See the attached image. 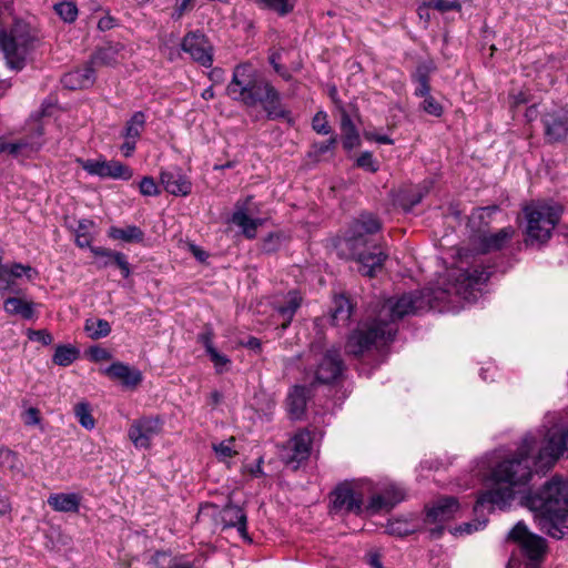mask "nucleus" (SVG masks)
I'll list each match as a JSON object with an SVG mask.
<instances>
[{
  "instance_id": "1",
  "label": "nucleus",
  "mask_w": 568,
  "mask_h": 568,
  "mask_svg": "<svg viewBox=\"0 0 568 568\" xmlns=\"http://www.w3.org/2000/svg\"><path fill=\"white\" fill-rule=\"evenodd\" d=\"M537 449V437L526 435L517 453L499 462L491 470L496 484H505L483 491L474 506V513L480 515L485 509L506 508L515 497V488L528 484L532 476L531 465L552 466L560 457L568 455V428L555 423L547 429L542 446L532 462V453Z\"/></svg>"
},
{
  "instance_id": "2",
  "label": "nucleus",
  "mask_w": 568,
  "mask_h": 568,
  "mask_svg": "<svg viewBox=\"0 0 568 568\" xmlns=\"http://www.w3.org/2000/svg\"><path fill=\"white\" fill-rule=\"evenodd\" d=\"M424 308L425 296L422 292L404 294L397 300H387L374 320L361 323L352 332L345 345L346 352L359 356L373 346L388 344L397 332L396 321L406 315L416 314Z\"/></svg>"
},
{
  "instance_id": "3",
  "label": "nucleus",
  "mask_w": 568,
  "mask_h": 568,
  "mask_svg": "<svg viewBox=\"0 0 568 568\" xmlns=\"http://www.w3.org/2000/svg\"><path fill=\"white\" fill-rule=\"evenodd\" d=\"M226 93L232 100L250 108L261 104L270 120L287 119L291 114L282 104L280 92L250 63L234 68Z\"/></svg>"
},
{
  "instance_id": "4",
  "label": "nucleus",
  "mask_w": 568,
  "mask_h": 568,
  "mask_svg": "<svg viewBox=\"0 0 568 568\" xmlns=\"http://www.w3.org/2000/svg\"><path fill=\"white\" fill-rule=\"evenodd\" d=\"M541 531L555 539L568 535V485L559 477L546 481L541 489L527 497Z\"/></svg>"
},
{
  "instance_id": "5",
  "label": "nucleus",
  "mask_w": 568,
  "mask_h": 568,
  "mask_svg": "<svg viewBox=\"0 0 568 568\" xmlns=\"http://www.w3.org/2000/svg\"><path fill=\"white\" fill-rule=\"evenodd\" d=\"M381 229L382 223L376 216L362 214L352 223L344 240L351 257L359 265L358 272L364 276L374 277L388 258L387 248L372 237Z\"/></svg>"
},
{
  "instance_id": "6",
  "label": "nucleus",
  "mask_w": 568,
  "mask_h": 568,
  "mask_svg": "<svg viewBox=\"0 0 568 568\" xmlns=\"http://www.w3.org/2000/svg\"><path fill=\"white\" fill-rule=\"evenodd\" d=\"M561 207L556 204L532 202L524 207L526 225V244H544L550 237L561 216Z\"/></svg>"
},
{
  "instance_id": "7",
  "label": "nucleus",
  "mask_w": 568,
  "mask_h": 568,
  "mask_svg": "<svg viewBox=\"0 0 568 568\" xmlns=\"http://www.w3.org/2000/svg\"><path fill=\"white\" fill-rule=\"evenodd\" d=\"M37 37L30 24L16 21L10 31H0V49L10 68L20 70L27 54L34 48Z\"/></svg>"
},
{
  "instance_id": "8",
  "label": "nucleus",
  "mask_w": 568,
  "mask_h": 568,
  "mask_svg": "<svg viewBox=\"0 0 568 568\" xmlns=\"http://www.w3.org/2000/svg\"><path fill=\"white\" fill-rule=\"evenodd\" d=\"M508 538L517 542L525 561L511 556L507 568H540V561L546 551V541L542 537L530 532L524 521H518L509 531Z\"/></svg>"
},
{
  "instance_id": "9",
  "label": "nucleus",
  "mask_w": 568,
  "mask_h": 568,
  "mask_svg": "<svg viewBox=\"0 0 568 568\" xmlns=\"http://www.w3.org/2000/svg\"><path fill=\"white\" fill-rule=\"evenodd\" d=\"M490 275L491 272L481 266L457 270L450 275L452 283L445 292L470 301L476 297V292L489 280Z\"/></svg>"
},
{
  "instance_id": "10",
  "label": "nucleus",
  "mask_w": 568,
  "mask_h": 568,
  "mask_svg": "<svg viewBox=\"0 0 568 568\" xmlns=\"http://www.w3.org/2000/svg\"><path fill=\"white\" fill-rule=\"evenodd\" d=\"M313 437L306 428L297 430L287 442L283 445L280 457L281 460L296 470L301 464L308 459L312 449Z\"/></svg>"
},
{
  "instance_id": "11",
  "label": "nucleus",
  "mask_w": 568,
  "mask_h": 568,
  "mask_svg": "<svg viewBox=\"0 0 568 568\" xmlns=\"http://www.w3.org/2000/svg\"><path fill=\"white\" fill-rule=\"evenodd\" d=\"M544 134L548 142L562 141L568 135V109L564 106H551L541 114Z\"/></svg>"
},
{
  "instance_id": "12",
  "label": "nucleus",
  "mask_w": 568,
  "mask_h": 568,
  "mask_svg": "<svg viewBox=\"0 0 568 568\" xmlns=\"http://www.w3.org/2000/svg\"><path fill=\"white\" fill-rule=\"evenodd\" d=\"M161 430L162 420L159 417H142L133 420L128 435L136 448L148 449L151 446V440Z\"/></svg>"
},
{
  "instance_id": "13",
  "label": "nucleus",
  "mask_w": 568,
  "mask_h": 568,
  "mask_svg": "<svg viewBox=\"0 0 568 568\" xmlns=\"http://www.w3.org/2000/svg\"><path fill=\"white\" fill-rule=\"evenodd\" d=\"M82 169L90 175H98L101 179L130 180L133 176L132 170L118 161H81Z\"/></svg>"
},
{
  "instance_id": "14",
  "label": "nucleus",
  "mask_w": 568,
  "mask_h": 568,
  "mask_svg": "<svg viewBox=\"0 0 568 568\" xmlns=\"http://www.w3.org/2000/svg\"><path fill=\"white\" fill-rule=\"evenodd\" d=\"M332 496V508L334 511L355 515L363 511V495L354 490L349 484L337 486Z\"/></svg>"
},
{
  "instance_id": "15",
  "label": "nucleus",
  "mask_w": 568,
  "mask_h": 568,
  "mask_svg": "<svg viewBox=\"0 0 568 568\" xmlns=\"http://www.w3.org/2000/svg\"><path fill=\"white\" fill-rule=\"evenodd\" d=\"M182 50L203 67H211L213 62L212 48L205 36L199 32H189L182 41Z\"/></svg>"
},
{
  "instance_id": "16",
  "label": "nucleus",
  "mask_w": 568,
  "mask_h": 568,
  "mask_svg": "<svg viewBox=\"0 0 568 568\" xmlns=\"http://www.w3.org/2000/svg\"><path fill=\"white\" fill-rule=\"evenodd\" d=\"M344 368L339 351L336 348L327 349L317 365L315 378L322 384L333 383L342 375Z\"/></svg>"
},
{
  "instance_id": "17",
  "label": "nucleus",
  "mask_w": 568,
  "mask_h": 568,
  "mask_svg": "<svg viewBox=\"0 0 568 568\" xmlns=\"http://www.w3.org/2000/svg\"><path fill=\"white\" fill-rule=\"evenodd\" d=\"M404 499V489L392 484L386 486L379 494L373 495L365 510L369 514H377L382 510L389 511Z\"/></svg>"
},
{
  "instance_id": "18",
  "label": "nucleus",
  "mask_w": 568,
  "mask_h": 568,
  "mask_svg": "<svg viewBox=\"0 0 568 568\" xmlns=\"http://www.w3.org/2000/svg\"><path fill=\"white\" fill-rule=\"evenodd\" d=\"M459 510L456 497L445 496L438 498L430 507H426V524H444L455 517Z\"/></svg>"
},
{
  "instance_id": "19",
  "label": "nucleus",
  "mask_w": 568,
  "mask_h": 568,
  "mask_svg": "<svg viewBox=\"0 0 568 568\" xmlns=\"http://www.w3.org/2000/svg\"><path fill=\"white\" fill-rule=\"evenodd\" d=\"M160 181L164 190L175 196H186L192 191L190 179L179 169L161 172Z\"/></svg>"
},
{
  "instance_id": "20",
  "label": "nucleus",
  "mask_w": 568,
  "mask_h": 568,
  "mask_svg": "<svg viewBox=\"0 0 568 568\" xmlns=\"http://www.w3.org/2000/svg\"><path fill=\"white\" fill-rule=\"evenodd\" d=\"M221 523L223 528L236 527L241 537L247 542H252V538L247 532V518L244 510L233 504H227L221 510Z\"/></svg>"
},
{
  "instance_id": "21",
  "label": "nucleus",
  "mask_w": 568,
  "mask_h": 568,
  "mask_svg": "<svg viewBox=\"0 0 568 568\" xmlns=\"http://www.w3.org/2000/svg\"><path fill=\"white\" fill-rule=\"evenodd\" d=\"M62 82L70 90L88 89L95 82V68L89 61L83 67L65 73Z\"/></svg>"
},
{
  "instance_id": "22",
  "label": "nucleus",
  "mask_w": 568,
  "mask_h": 568,
  "mask_svg": "<svg viewBox=\"0 0 568 568\" xmlns=\"http://www.w3.org/2000/svg\"><path fill=\"white\" fill-rule=\"evenodd\" d=\"M515 230L511 226L500 229L496 233L483 234L478 239V250L481 253H489L501 250L513 239Z\"/></svg>"
},
{
  "instance_id": "23",
  "label": "nucleus",
  "mask_w": 568,
  "mask_h": 568,
  "mask_svg": "<svg viewBox=\"0 0 568 568\" xmlns=\"http://www.w3.org/2000/svg\"><path fill=\"white\" fill-rule=\"evenodd\" d=\"M104 374L111 379L120 381L124 386L135 387L142 381L141 373L130 366L116 362L104 369Z\"/></svg>"
},
{
  "instance_id": "24",
  "label": "nucleus",
  "mask_w": 568,
  "mask_h": 568,
  "mask_svg": "<svg viewBox=\"0 0 568 568\" xmlns=\"http://www.w3.org/2000/svg\"><path fill=\"white\" fill-rule=\"evenodd\" d=\"M307 388L305 386H294L286 398L287 412L292 419H301L306 409Z\"/></svg>"
},
{
  "instance_id": "25",
  "label": "nucleus",
  "mask_w": 568,
  "mask_h": 568,
  "mask_svg": "<svg viewBox=\"0 0 568 568\" xmlns=\"http://www.w3.org/2000/svg\"><path fill=\"white\" fill-rule=\"evenodd\" d=\"M81 497L78 494H52L48 498V505L55 511L60 513H78L80 508Z\"/></svg>"
},
{
  "instance_id": "26",
  "label": "nucleus",
  "mask_w": 568,
  "mask_h": 568,
  "mask_svg": "<svg viewBox=\"0 0 568 568\" xmlns=\"http://www.w3.org/2000/svg\"><path fill=\"white\" fill-rule=\"evenodd\" d=\"M341 131L345 150L351 151L361 144L359 133L345 109H341Z\"/></svg>"
},
{
  "instance_id": "27",
  "label": "nucleus",
  "mask_w": 568,
  "mask_h": 568,
  "mask_svg": "<svg viewBox=\"0 0 568 568\" xmlns=\"http://www.w3.org/2000/svg\"><path fill=\"white\" fill-rule=\"evenodd\" d=\"M109 237L125 243H141L144 240V232L136 225L125 227L111 226L108 231Z\"/></svg>"
},
{
  "instance_id": "28",
  "label": "nucleus",
  "mask_w": 568,
  "mask_h": 568,
  "mask_svg": "<svg viewBox=\"0 0 568 568\" xmlns=\"http://www.w3.org/2000/svg\"><path fill=\"white\" fill-rule=\"evenodd\" d=\"M352 305L345 296H338L334 300V306L331 314V322L335 326L346 325L351 318Z\"/></svg>"
},
{
  "instance_id": "29",
  "label": "nucleus",
  "mask_w": 568,
  "mask_h": 568,
  "mask_svg": "<svg viewBox=\"0 0 568 568\" xmlns=\"http://www.w3.org/2000/svg\"><path fill=\"white\" fill-rule=\"evenodd\" d=\"M301 302L302 297L297 292H290L285 303L277 307V312L283 318V323L281 324L283 329L287 328V326L291 324L294 314L301 306Z\"/></svg>"
},
{
  "instance_id": "30",
  "label": "nucleus",
  "mask_w": 568,
  "mask_h": 568,
  "mask_svg": "<svg viewBox=\"0 0 568 568\" xmlns=\"http://www.w3.org/2000/svg\"><path fill=\"white\" fill-rule=\"evenodd\" d=\"M4 310L11 315H20L30 320L34 315L33 303L20 297H8L3 303Z\"/></svg>"
},
{
  "instance_id": "31",
  "label": "nucleus",
  "mask_w": 568,
  "mask_h": 568,
  "mask_svg": "<svg viewBox=\"0 0 568 568\" xmlns=\"http://www.w3.org/2000/svg\"><path fill=\"white\" fill-rule=\"evenodd\" d=\"M145 120L146 116L142 111L134 112L132 116L126 121L122 136L124 139L139 140L145 128Z\"/></svg>"
},
{
  "instance_id": "32",
  "label": "nucleus",
  "mask_w": 568,
  "mask_h": 568,
  "mask_svg": "<svg viewBox=\"0 0 568 568\" xmlns=\"http://www.w3.org/2000/svg\"><path fill=\"white\" fill-rule=\"evenodd\" d=\"M232 222L240 226L247 239L256 236L257 226L261 224L260 220L250 217L244 210H237L232 215Z\"/></svg>"
},
{
  "instance_id": "33",
  "label": "nucleus",
  "mask_w": 568,
  "mask_h": 568,
  "mask_svg": "<svg viewBox=\"0 0 568 568\" xmlns=\"http://www.w3.org/2000/svg\"><path fill=\"white\" fill-rule=\"evenodd\" d=\"M37 149L33 148L32 144H30L26 140H19L17 142H8L6 139L0 138V154L1 153H9L13 156H28L31 152L36 151Z\"/></svg>"
},
{
  "instance_id": "34",
  "label": "nucleus",
  "mask_w": 568,
  "mask_h": 568,
  "mask_svg": "<svg viewBox=\"0 0 568 568\" xmlns=\"http://www.w3.org/2000/svg\"><path fill=\"white\" fill-rule=\"evenodd\" d=\"M0 467L9 469L11 473L20 474L23 470V463L18 453L8 447L0 446Z\"/></svg>"
},
{
  "instance_id": "35",
  "label": "nucleus",
  "mask_w": 568,
  "mask_h": 568,
  "mask_svg": "<svg viewBox=\"0 0 568 568\" xmlns=\"http://www.w3.org/2000/svg\"><path fill=\"white\" fill-rule=\"evenodd\" d=\"M84 331L92 339H99L111 333L110 323L102 318H88L84 324Z\"/></svg>"
},
{
  "instance_id": "36",
  "label": "nucleus",
  "mask_w": 568,
  "mask_h": 568,
  "mask_svg": "<svg viewBox=\"0 0 568 568\" xmlns=\"http://www.w3.org/2000/svg\"><path fill=\"white\" fill-rule=\"evenodd\" d=\"M118 49L113 45H108L98 49L91 57L90 62L92 65H112L116 62Z\"/></svg>"
},
{
  "instance_id": "37",
  "label": "nucleus",
  "mask_w": 568,
  "mask_h": 568,
  "mask_svg": "<svg viewBox=\"0 0 568 568\" xmlns=\"http://www.w3.org/2000/svg\"><path fill=\"white\" fill-rule=\"evenodd\" d=\"M93 225L94 224L91 220L83 219V220L78 221V225L74 229V234H75V243L79 247H81V248H83V247L91 248L92 247L91 246L92 236H91L90 230L93 227Z\"/></svg>"
},
{
  "instance_id": "38",
  "label": "nucleus",
  "mask_w": 568,
  "mask_h": 568,
  "mask_svg": "<svg viewBox=\"0 0 568 568\" xmlns=\"http://www.w3.org/2000/svg\"><path fill=\"white\" fill-rule=\"evenodd\" d=\"M79 356V351L70 345H59L53 355V363L59 366H69Z\"/></svg>"
},
{
  "instance_id": "39",
  "label": "nucleus",
  "mask_w": 568,
  "mask_h": 568,
  "mask_svg": "<svg viewBox=\"0 0 568 568\" xmlns=\"http://www.w3.org/2000/svg\"><path fill=\"white\" fill-rule=\"evenodd\" d=\"M74 415L78 418L80 425L85 429H93L95 426V420L91 414L90 404L87 402L78 403L74 406Z\"/></svg>"
},
{
  "instance_id": "40",
  "label": "nucleus",
  "mask_w": 568,
  "mask_h": 568,
  "mask_svg": "<svg viewBox=\"0 0 568 568\" xmlns=\"http://www.w3.org/2000/svg\"><path fill=\"white\" fill-rule=\"evenodd\" d=\"M336 144V136H332L331 139L324 142H314L311 146V150L307 152V158L314 162H318L321 160V156L335 149Z\"/></svg>"
},
{
  "instance_id": "41",
  "label": "nucleus",
  "mask_w": 568,
  "mask_h": 568,
  "mask_svg": "<svg viewBox=\"0 0 568 568\" xmlns=\"http://www.w3.org/2000/svg\"><path fill=\"white\" fill-rule=\"evenodd\" d=\"M266 8L275 11L280 16H286L293 11L295 1L294 0H258Z\"/></svg>"
},
{
  "instance_id": "42",
  "label": "nucleus",
  "mask_w": 568,
  "mask_h": 568,
  "mask_svg": "<svg viewBox=\"0 0 568 568\" xmlns=\"http://www.w3.org/2000/svg\"><path fill=\"white\" fill-rule=\"evenodd\" d=\"M424 6L434 8L440 12L460 11L462 4L458 0H423Z\"/></svg>"
},
{
  "instance_id": "43",
  "label": "nucleus",
  "mask_w": 568,
  "mask_h": 568,
  "mask_svg": "<svg viewBox=\"0 0 568 568\" xmlns=\"http://www.w3.org/2000/svg\"><path fill=\"white\" fill-rule=\"evenodd\" d=\"M91 252L95 257L100 258L99 267H108L114 265L115 257L113 255L120 254L118 251H112L104 247L93 246L91 247Z\"/></svg>"
},
{
  "instance_id": "44",
  "label": "nucleus",
  "mask_w": 568,
  "mask_h": 568,
  "mask_svg": "<svg viewBox=\"0 0 568 568\" xmlns=\"http://www.w3.org/2000/svg\"><path fill=\"white\" fill-rule=\"evenodd\" d=\"M54 10L65 22H73L78 16V8L73 2L57 3Z\"/></svg>"
},
{
  "instance_id": "45",
  "label": "nucleus",
  "mask_w": 568,
  "mask_h": 568,
  "mask_svg": "<svg viewBox=\"0 0 568 568\" xmlns=\"http://www.w3.org/2000/svg\"><path fill=\"white\" fill-rule=\"evenodd\" d=\"M312 128L318 134L326 135L331 133L332 130L325 112L320 111L313 116Z\"/></svg>"
},
{
  "instance_id": "46",
  "label": "nucleus",
  "mask_w": 568,
  "mask_h": 568,
  "mask_svg": "<svg viewBox=\"0 0 568 568\" xmlns=\"http://www.w3.org/2000/svg\"><path fill=\"white\" fill-rule=\"evenodd\" d=\"M211 351L212 352L207 355L210 356L216 373L222 374L223 372L227 371L231 364V359L226 355L219 353L216 348Z\"/></svg>"
},
{
  "instance_id": "47",
  "label": "nucleus",
  "mask_w": 568,
  "mask_h": 568,
  "mask_svg": "<svg viewBox=\"0 0 568 568\" xmlns=\"http://www.w3.org/2000/svg\"><path fill=\"white\" fill-rule=\"evenodd\" d=\"M7 270L10 272L12 278H19L22 275H26L30 280L38 274L31 266L20 263H13L11 265L7 264Z\"/></svg>"
},
{
  "instance_id": "48",
  "label": "nucleus",
  "mask_w": 568,
  "mask_h": 568,
  "mask_svg": "<svg viewBox=\"0 0 568 568\" xmlns=\"http://www.w3.org/2000/svg\"><path fill=\"white\" fill-rule=\"evenodd\" d=\"M139 190L144 196H155L160 194L159 186L151 176H144L139 183Z\"/></svg>"
},
{
  "instance_id": "49",
  "label": "nucleus",
  "mask_w": 568,
  "mask_h": 568,
  "mask_svg": "<svg viewBox=\"0 0 568 568\" xmlns=\"http://www.w3.org/2000/svg\"><path fill=\"white\" fill-rule=\"evenodd\" d=\"M422 108L425 112H427L428 114L434 115V116H440L443 113L442 105L430 94L427 97H424Z\"/></svg>"
},
{
  "instance_id": "50",
  "label": "nucleus",
  "mask_w": 568,
  "mask_h": 568,
  "mask_svg": "<svg viewBox=\"0 0 568 568\" xmlns=\"http://www.w3.org/2000/svg\"><path fill=\"white\" fill-rule=\"evenodd\" d=\"M234 438H230L227 440H223L216 445H213V449L217 456L222 458H229L235 455V450L233 449Z\"/></svg>"
},
{
  "instance_id": "51",
  "label": "nucleus",
  "mask_w": 568,
  "mask_h": 568,
  "mask_svg": "<svg viewBox=\"0 0 568 568\" xmlns=\"http://www.w3.org/2000/svg\"><path fill=\"white\" fill-rule=\"evenodd\" d=\"M28 338L33 342H39L44 346H48L53 342L52 335L47 329H29Z\"/></svg>"
},
{
  "instance_id": "52",
  "label": "nucleus",
  "mask_w": 568,
  "mask_h": 568,
  "mask_svg": "<svg viewBox=\"0 0 568 568\" xmlns=\"http://www.w3.org/2000/svg\"><path fill=\"white\" fill-rule=\"evenodd\" d=\"M357 165L363 168L372 173H375L378 170V165L375 162L373 154L368 151L363 152L357 159Z\"/></svg>"
},
{
  "instance_id": "53",
  "label": "nucleus",
  "mask_w": 568,
  "mask_h": 568,
  "mask_svg": "<svg viewBox=\"0 0 568 568\" xmlns=\"http://www.w3.org/2000/svg\"><path fill=\"white\" fill-rule=\"evenodd\" d=\"M487 524V519L484 518V519H476L471 523H465L458 527L455 528V534L456 532H459V534H471L474 531H477L481 528H484Z\"/></svg>"
},
{
  "instance_id": "54",
  "label": "nucleus",
  "mask_w": 568,
  "mask_h": 568,
  "mask_svg": "<svg viewBox=\"0 0 568 568\" xmlns=\"http://www.w3.org/2000/svg\"><path fill=\"white\" fill-rule=\"evenodd\" d=\"M213 337L214 333L210 326H205L204 332L197 335V342L205 347L207 354L212 352L211 349H215L213 345Z\"/></svg>"
},
{
  "instance_id": "55",
  "label": "nucleus",
  "mask_w": 568,
  "mask_h": 568,
  "mask_svg": "<svg viewBox=\"0 0 568 568\" xmlns=\"http://www.w3.org/2000/svg\"><path fill=\"white\" fill-rule=\"evenodd\" d=\"M113 256L115 257L114 266L121 271V274L124 278H128L131 275V267L126 255L120 252V254Z\"/></svg>"
},
{
  "instance_id": "56",
  "label": "nucleus",
  "mask_w": 568,
  "mask_h": 568,
  "mask_svg": "<svg viewBox=\"0 0 568 568\" xmlns=\"http://www.w3.org/2000/svg\"><path fill=\"white\" fill-rule=\"evenodd\" d=\"M13 284V278L7 270V264L0 262V291H9Z\"/></svg>"
},
{
  "instance_id": "57",
  "label": "nucleus",
  "mask_w": 568,
  "mask_h": 568,
  "mask_svg": "<svg viewBox=\"0 0 568 568\" xmlns=\"http://www.w3.org/2000/svg\"><path fill=\"white\" fill-rule=\"evenodd\" d=\"M89 354L94 362L109 361L112 357L111 353L106 348L99 346L91 347Z\"/></svg>"
},
{
  "instance_id": "58",
  "label": "nucleus",
  "mask_w": 568,
  "mask_h": 568,
  "mask_svg": "<svg viewBox=\"0 0 568 568\" xmlns=\"http://www.w3.org/2000/svg\"><path fill=\"white\" fill-rule=\"evenodd\" d=\"M280 59L278 53H273L270 58V62L273 65L274 70L285 80H290L291 74L277 62Z\"/></svg>"
},
{
  "instance_id": "59",
  "label": "nucleus",
  "mask_w": 568,
  "mask_h": 568,
  "mask_svg": "<svg viewBox=\"0 0 568 568\" xmlns=\"http://www.w3.org/2000/svg\"><path fill=\"white\" fill-rule=\"evenodd\" d=\"M414 80L417 83L429 82L428 68L425 64H420L417 67L416 72L414 74Z\"/></svg>"
},
{
  "instance_id": "60",
  "label": "nucleus",
  "mask_w": 568,
  "mask_h": 568,
  "mask_svg": "<svg viewBox=\"0 0 568 568\" xmlns=\"http://www.w3.org/2000/svg\"><path fill=\"white\" fill-rule=\"evenodd\" d=\"M136 139H125L124 143L121 145V151L125 158H130L136 145Z\"/></svg>"
},
{
  "instance_id": "61",
  "label": "nucleus",
  "mask_w": 568,
  "mask_h": 568,
  "mask_svg": "<svg viewBox=\"0 0 568 568\" xmlns=\"http://www.w3.org/2000/svg\"><path fill=\"white\" fill-rule=\"evenodd\" d=\"M241 345L247 347L256 353L262 351V343L257 337L251 336L246 342H242Z\"/></svg>"
},
{
  "instance_id": "62",
  "label": "nucleus",
  "mask_w": 568,
  "mask_h": 568,
  "mask_svg": "<svg viewBox=\"0 0 568 568\" xmlns=\"http://www.w3.org/2000/svg\"><path fill=\"white\" fill-rule=\"evenodd\" d=\"M115 26V19L111 16H105L101 18L98 22V28L101 31H106L112 29Z\"/></svg>"
},
{
  "instance_id": "63",
  "label": "nucleus",
  "mask_w": 568,
  "mask_h": 568,
  "mask_svg": "<svg viewBox=\"0 0 568 568\" xmlns=\"http://www.w3.org/2000/svg\"><path fill=\"white\" fill-rule=\"evenodd\" d=\"M11 511V504L8 497L0 494V516H4Z\"/></svg>"
},
{
  "instance_id": "64",
  "label": "nucleus",
  "mask_w": 568,
  "mask_h": 568,
  "mask_svg": "<svg viewBox=\"0 0 568 568\" xmlns=\"http://www.w3.org/2000/svg\"><path fill=\"white\" fill-rule=\"evenodd\" d=\"M429 91H430L429 82L418 83V85L415 90V95L424 98V97L429 95Z\"/></svg>"
}]
</instances>
